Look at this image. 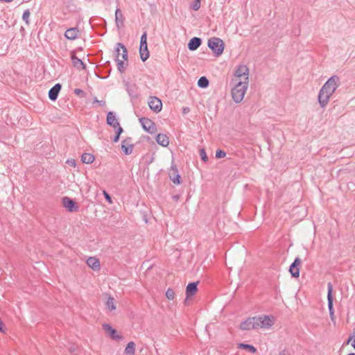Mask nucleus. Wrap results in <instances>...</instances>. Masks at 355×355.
<instances>
[{
    "instance_id": "obj_1",
    "label": "nucleus",
    "mask_w": 355,
    "mask_h": 355,
    "mask_svg": "<svg viewBox=\"0 0 355 355\" xmlns=\"http://www.w3.org/2000/svg\"><path fill=\"white\" fill-rule=\"evenodd\" d=\"M248 82L242 80H235V86L232 89V96L236 103H239L243 99L248 89Z\"/></svg>"
},
{
    "instance_id": "obj_2",
    "label": "nucleus",
    "mask_w": 355,
    "mask_h": 355,
    "mask_svg": "<svg viewBox=\"0 0 355 355\" xmlns=\"http://www.w3.org/2000/svg\"><path fill=\"white\" fill-rule=\"evenodd\" d=\"M340 85V80L339 76L334 75L327 80L320 89L331 96Z\"/></svg>"
},
{
    "instance_id": "obj_3",
    "label": "nucleus",
    "mask_w": 355,
    "mask_h": 355,
    "mask_svg": "<svg viewBox=\"0 0 355 355\" xmlns=\"http://www.w3.org/2000/svg\"><path fill=\"white\" fill-rule=\"evenodd\" d=\"M207 45L216 57L222 55L225 48L223 41L221 39L215 37H211L208 40Z\"/></svg>"
},
{
    "instance_id": "obj_4",
    "label": "nucleus",
    "mask_w": 355,
    "mask_h": 355,
    "mask_svg": "<svg viewBox=\"0 0 355 355\" xmlns=\"http://www.w3.org/2000/svg\"><path fill=\"white\" fill-rule=\"evenodd\" d=\"M257 328L268 329L274 324V318L271 315H257L254 316Z\"/></svg>"
},
{
    "instance_id": "obj_5",
    "label": "nucleus",
    "mask_w": 355,
    "mask_h": 355,
    "mask_svg": "<svg viewBox=\"0 0 355 355\" xmlns=\"http://www.w3.org/2000/svg\"><path fill=\"white\" fill-rule=\"evenodd\" d=\"M139 122L144 130L150 134H154L157 132V125L155 122L147 117H141Z\"/></svg>"
},
{
    "instance_id": "obj_6",
    "label": "nucleus",
    "mask_w": 355,
    "mask_h": 355,
    "mask_svg": "<svg viewBox=\"0 0 355 355\" xmlns=\"http://www.w3.org/2000/svg\"><path fill=\"white\" fill-rule=\"evenodd\" d=\"M62 206L69 212L77 211L79 209L77 202L67 196H64L62 198Z\"/></svg>"
},
{
    "instance_id": "obj_7",
    "label": "nucleus",
    "mask_w": 355,
    "mask_h": 355,
    "mask_svg": "<svg viewBox=\"0 0 355 355\" xmlns=\"http://www.w3.org/2000/svg\"><path fill=\"white\" fill-rule=\"evenodd\" d=\"M148 104L150 109L156 114L160 112L162 109V101L156 96H150Z\"/></svg>"
},
{
    "instance_id": "obj_8",
    "label": "nucleus",
    "mask_w": 355,
    "mask_h": 355,
    "mask_svg": "<svg viewBox=\"0 0 355 355\" xmlns=\"http://www.w3.org/2000/svg\"><path fill=\"white\" fill-rule=\"evenodd\" d=\"M302 265V260L299 257H295L294 261L289 267V272L292 277L297 278L300 277V266Z\"/></svg>"
},
{
    "instance_id": "obj_9",
    "label": "nucleus",
    "mask_w": 355,
    "mask_h": 355,
    "mask_svg": "<svg viewBox=\"0 0 355 355\" xmlns=\"http://www.w3.org/2000/svg\"><path fill=\"white\" fill-rule=\"evenodd\" d=\"M103 331L107 334L112 339L115 340H121L123 339L121 335H119L115 329H114L110 324L104 323L102 325Z\"/></svg>"
},
{
    "instance_id": "obj_10",
    "label": "nucleus",
    "mask_w": 355,
    "mask_h": 355,
    "mask_svg": "<svg viewBox=\"0 0 355 355\" xmlns=\"http://www.w3.org/2000/svg\"><path fill=\"white\" fill-rule=\"evenodd\" d=\"M169 179L175 184H180L182 183L181 176L178 173L176 165L174 164H173L171 166Z\"/></svg>"
},
{
    "instance_id": "obj_11",
    "label": "nucleus",
    "mask_w": 355,
    "mask_h": 355,
    "mask_svg": "<svg viewBox=\"0 0 355 355\" xmlns=\"http://www.w3.org/2000/svg\"><path fill=\"white\" fill-rule=\"evenodd\" d=\"M333 286L331 282H329L327 284V302H328V309L329 311V314L332 318L334 315V297H333Z\"/></svg>"
},
{
    "instance_id": "obj_12",
    "label": "nucleus",
    "mask_w": 355,
    "mask_h": 355,
    "mask_svg": "<svg viewBox=\"0 0 355 355\" xmlns=\"http://www.w3.org/2000/svg\"><path fill=\"white\" fill-rule=\"evenodd\" d=\"M249 69L246 65H240L234 73V76L236 78L241 80L243 77L244 81L248 80Z\"/></svg>"
},
{
    "instance_id": "obj_13",
    "label": "nucleus",
    "mask_w": 355,
    "mask_h": 355,
    "mask_svg": "<svg viewBox=\"0 0 355 355\" xmlns=\"http://www.w3.org/2000/svg\"><path fill=\"white\" fill-rule=\"evenodd\" d=\"M121 149L125 155H129L132 153L133 144H132L131 137H127L121 141Z\"/></svg>"
},
{
    "instance_id": "obj_14",
    "label": "nucleus",
    "mask_w": 355,
    "mask_h": 355,
    "mask_svg": "<svg viewBox=\"0 0 355 355\" xmlns=\"http://www.w3.org/2000/svg\"><path fill=\"white\" fill-rule=\"evenodd\" d=\"M198 284H199V282L198 281V282H190L187 284V286L186 287V291H185V293H186L185 301L196 294V293L198 291Z\"/></svg>"
},
{
    "instance_id": "obj_15",
    "label": "nucleus",
    "mask_w": 355,
    "mask_h": 355,
    "mask_svg": "<svg viewBox=\"0 0 355 355\" xmlns=\"http://www.w3.org/2000/svg\"><path fill=\"white\" fill-rule=\"evenodd\" d=\"M240 329L241 330H250L257 329L255 318H248L240 324Z\"/></svg>"
},
{
    "instance_id": "obj_16",
    "label": "nucleus",
    "mask_w": 355,
    "mask_h": 355,
    "mask_svg": "<svg viewBox=\"0 0 355 355\" xmlns=\"http://www.w3.org/2000/svg\"><path fill=\"white\" fill-rule=\"evenodd\" d=\"M62 89V85L60 83H56L52 87L49 91V98L51 101H55L58 96V94Z\"/></svg>"
},
{
    "instance_id": "obj_17",
    "label": "nucleus",
    "mask_w": 355,
    "mask_h": 355,
    "mask_svg": "<svg viewBox=\"0 0 355 355\" xmlns=\"http://www.w3.org/2000/svg\"><path fill=\"white\" fill-rule=\"evenodd\" d=\"M107 124L116 129L120 124L116 118L114 112L110 111L107 114Z\"/></svg>"
},
{
    "instance_id": "obj_18",
    "label": "nucleus",
    "mask_w": 355,
    "mask_h": 355,
    "mask_svg": "<svg viewBox=\"0 0 355 355\" xmlns=\"http://www.w3.org/2000/svg\"><path fill=\"white\" fill-rule=\"evenodd\" d=\"M71 59L73 65L76 67L78 69H85L86 64L82 61V60L79 59L76 55L74 51L71 52Z\"/></svg>"
},
{
    "instance_id": "obj_19",
    "label": "nucleus",
    "mask_w": 355,
    "mask_h": 355,
    "mask_svg": "<svg viewBox=\"0 0 355 355\" xmlns=\"http://www.w3.org/2000/svg\"><path fill=\"white\" fill-rule=\"evenodd\" d=\"M125 17L120 8H117L115 11V24L118 28H121L124 26Z\"/></svg>"
},
{
    "instance_id": "obj_20",
    "label": "nucleus",
    "mask_w": 355,
    "mask_h": 355,
    "mask_svg": "<svg viewBox=\"0 0 355 355\" xmlns=\"http://www.w3.org/2000/svg\"><path fill=\"white\" fill-rule=\"evenodd\" d=\"M330 97L331 96L329 94H326L324 91H322V89H320L318 96V99L320 105L322 107H326L329 103Z\"/></svg>"
},
{
    "instance_id": "obj_21",
    "label": "nucleus",
    "mask_w": 355,
    "mask_h": 355,
    "mask_svg": "<svg viewBox=\"0 0 355 355\" xmlns=\"http://www.w3.org/2000/svg\"><path fill=\"white\" fill-rule=\"evenodd\" d=\"M202 44V39L198 37L191 38L188 44L187 47L190 51H196Z\"/></svg>"
},
{
    "instance_id": "obj_22",
    "label": "nucleus",
    "mask_w": 355,
    "mask_h": 355,
    "mask_svg": "<svg viewBox=\"0 0 355 355\" xmlns=\"http://www.w3.org/2000/svg\"><path fill=\"white\" fill-rule=\"evenodd\" d=\"M126 91L131 98V101L137 100L139 97L137 87L135 85H126Z\"/></svg>"
},
{
    "instance_id": "obj_23",
    "label": "nucleus",
    "mask_w": 355,
    "mask_h": 355,
    "mask_svg": "<svg viewBox=\"0 0 355 355\" xmlns=\"http://www.w3.org/2000/svg\"><path fill=\"white\" fill-rule=\"evenodd\" d=\"M78 33L79 30L78 28H70L65 31L64 36L67 39L69 40H74L77 38Z\"/></svg>"
},
{
    "instance_id": "obj_24",
    "label": "nucleus",
    "mask_w": 355,
    "mask_h": 355,
    "mask_svg": "<svg viewBox=\"0 0 355 355\" xmlns=\"http://www.w3.org/2000/svg\"><path fill=\"white\" fill-rule=\"evenodd\" d=\"M139 55L143 62H145L150 56V52L148 49V44H144L139 45Z\"/></svg>"
},
{
    "instance_id": "obj_25",
    "label": "nucleus",
    "mask_w": 355,
    "mask_h": 355,
    "mask_svg": "<svg viewBox=\"0 0 355 355\" xmlns=\"http://www.w3.org/2000/svg\"><path fill=\"white\" fill-rule=\"evenodd\" d=\"M87 266L94 270H98L100 269V261L99 260L94 257H90L87 260Z\"/></svg>"
},
{
    "instance_id": "obj_26",
    "label": "nucleus",
    "mask_w": 355,
    "mask_h": 355,
    "mask_svg": "<svg viewBox=\"0 0 355 355\" xmlns=\"http://www.w3.org/2000/svg\"><path fill=\"white\" fill-rule=\"evenodd\" d=\"M155 139L157 143L163 147H166L169 144L168 137L164 134H158Z\"/></svg>"
},
{
    "instance_id": "obj_27",
    "label": "nucleus",
    "mask_w": 355,
    "mask_h": 355,
    "mask_svg": "<svg viewBox=\"0 0 355 355\" xmlns=\"http://www.w3.org/2000/svg\"><path fill=\"white\" fill-rule=\"evenodd\" d=\"M124 354H125L126 355L135 354V344L134 342L130 341L127 344L124 349Z\"/></svg>"
},
{
    "instance_id": "obj_28",
    "label": "nucleus",
    "mask_w": 355,
    "mask_h": 355,
    "mask_svg": "<svg viewBox=\"0 0 355 355\" xmlns=\"http://www.w3.org/2000/svg\"><path fill=\"white\" fill-rule=\"evenodd\" d=\"M238 347L239 349H245L251 354H254L257 352V348L250 344L239 343Z\"/></svg>"
},
{
    "instance_id": "obj_29",
    "label": "nucleus",
    "mask_w": 355,
    "mask_h": 355,
    "mask_svg": "<svg viewBox=\"0 0 355 355\" xmlns=\"http://www.w3.org/2000/svg\"><path fill=\"white\" fill-rule=\"evenodd\" d=\"M94 159V156L91 153H85L81 156V161L85 164H92Z\"/></svg>"
},
{
    "instance_id": "obj_30",
    "label": "nucleus",
    "mask_w": 355,
    "mask_h": 355,
    "mask_svg": "<svg viewBox=\"0 0 355 355\" xmlns=\"http://www.w3.org/2000/svg\"><path fill=\"white\" fill-rule=\"evenodd\" d=\"M118 46H120L122 49L121 56H122L123 60L125 62V66H128V50H127L126 47L125 46V45L123 44L122 43L119 42Z\"/></svg>"
},
{
    "instance_id": "obj_31",
    "label": "nucleus",
    "mask_w": 355,
    "mask_h": 355,
    "mask_svg": "<svg viewBox=\"0 0 355 355\" xmlns=\"http://www.w3.org/2000/svg\"><path fill=\"white\" fill-rule=\"evenodd\" d=\"M105 306L107 309L110 311H114L116 309L115 306V300L112 296L109 295L108 298L105 302Z\"/></svg>"
},
{
    "instance_id": "obj_32",
    "label": "nucleus",
    "mask_w": 355,
    "mask_h": 355,
    "mask_svg": "<svg viewBox=\"0 0 355 355\" xmlns=\"http://www.w3.org/2000/svg\"><path fill=\"white\" fill-rule=\"evenodd\" d=\"M116 62L117 69L121 73H123L127 66H125V62L123 60H120L119 58L114 59Z\"/></svg>"
},
{
    "instance_id": "obj_33",
    "label": "nucleus",
    "mask_w": 355,
    "mask_h": 355,
    "mask_svg": "<svg viewBox=\"0 0 355 355\" xmlns=\"http://www.w3.org/2000/svg\"><path fill=\"white\" fill-rule=\"evenodd\" d=\"M209 84V81L205 76L200 77L198 80V86L200 88H207Z\"/></svg>"
},
{
    "instance_id": "obj_34",
    "label": "nucleus",
    "mask_w": 355,
    "mask_h": 355,
    "mask_svg": "<svg viewBox=\"0 0 355 355\" xmlns=\"http://www.w3.org/2000/svg\"><path fill=\"white\" fill-rule=\"evenodd\" d=\"M123 132V129L120 126H118L116 129H115V135L114 137H113V142L114 143H116L119 141V138H120V135H121V133Z\"/></svg>"
},
{
    "instance_id": "obj_35",
    "label": "nucleus",
    "mask_w": 355,
    "mask_h": 355,
    "mask_svg": "<svg viewBox=\"0 0 355 355\" xmlns=\"http://www.w3.org/2000/svg\"><path fill=\"white\" fill-rule=\"evenodd\" d=\"M30 11L28 9L24 11L22 15V19L25 21V23L28 25L30 24L29 17H30Z\"/></svg>"
},
{
    "instance_id": "obj_36",
    "label": "nucleus",
    "mask_w": 355,
    "mask_h": 355,
    "mask_svg": "<svg viewBox=\"0 0 355 355\" xmlns=\"http://www.w3.org/2000/svg\"><path fill=\"white\" fill-rule=\"evenodd\" d=\"M200 1L201 0H194L191 5V8L195 11H197L200 8Z\"/></svg>"
},
{
    "instance_id": "obj_37",
    "label": "nucleus",
    "mask_w": 355,
    "mask_h": 355,
    "mask_svg": "<svg viewBox=\"0 0 355 355\" xmlns=\"http://www.w3.org/2000/svg\"><path fill=\"white\" fill-rule=\"evenodd\" d=\"M175 291L171 288H168L166 292V296L168 300H173L175 297Z\"/></svg>"
},
{
    "instance_id": "obj_38",
    "label": "nucleus",
    "mask_w": 355,
    "mask_h": 355,
    "mask_svg": "<svg viewBox=\"0 0 355 355\" xmlns=\"http://www.w3.org/2000/svg\"><path fill=\"white\" fill-rule=\"evenodd\" d=\"M199 153L202 161H203L204 162L208 161V157L206 154L205 148H200L199 150Z\"/></svg>"
},
{
    "instance_id": "obj_39",
    "label": "nucleus",
    "mask_w": 355,
    "mask_h": 355,
    "mask_svg": "<svg viewBox=\"0 0 355 355\" xmlns=\"http://www.w3.org/2000/svg\"><path fill=\"white\" fill-rule=\"evenodd\" d=\"M225 156H226V153L223 150L218 149L216 151V159H221V158L225 157Z\"/></svg>"
},
{
    "instance_id": "obj_40",
    "label": "nucleus",
    "mask_w": 355,
    "mask_h": 355,
    "mask_svg": "<svg viewBox=\"0 0 355 355\" xmlns=\"http://www.w3.org/2000/svg\"><path fill=\"white\" fill-rule=\"evenodd\" d=\"M144 44L145 45H147V33L145 31L141 36L140 39V44Z\"/></svg>"
},
{
    "instance_id": "obj_41",
    "label": "nucleus",
    "mask_w": 355,
    "mask_h": 355,
    "mask_svg": "<svg viewBox=\"0 0 355 355\" xmlns=\"http://www.w3.org/2000/svg\"><path fill=\"white\" fill-rule=\"evenodd\" d=\"M103 196L105 197V199L107 202H108L110 204L112 203V200L111 196L105 191H103Z\"/></svg>"
},
{
    "instance_id": "obj_42",
    "label": "nucleus",
    "mask_w": 355,
    "mask_h": 355,
    "mask_svg": "<svg viewBox=\"0 0 355 355\" xmlns=\"http://www.w3.org/2000/svg\"><path fill=\"white\" fill-rule=\"evenodd\" d=\"M74 94H76L77 96H79L80 97H85V93L83 90H82L81 89H74Z\"/></svg>"
},
{
    "instance_id": "obj_43",
    "label": "nucleus",
    "mask_w": 355,
    "mask_h": 355,
    "mask_svg": "<svg viewBox=\"0 0 355 355\" xmlns=\"http://www.w3.org/2000/svg\"><path fill=\"white\" fill-rule=\"evenodd\" d=\"M121 49V48L118 46V43H117L116 46L115 47V49H114L115 59L119 58L120 50Z\"/></svg>"
},
{
    "instance_id": "obj_44",
    "label": "nucleus",
    "mask_w": 355,
    "mask_h": 355,
    "mask_svg": "<svg viewBox=\"0 0 355 355\" xmlns=\"http://www.w3.org/2000/svg\"><path fill=\"white\" fill-rule=\"evenodd\" d=\"M104 68L106 69L107 68V76H109L111 73V71H112V68L110 67V61H106L104 64Z\"/></svg>"
},
{
    "instance_id": "obj_45",
    "label": "nucleus",
    "mask_w": 355,
    "mask_h": 355,
    "mask_svg": "<svg viewBox=\"0 0 355 355\" xmlns=\"http://www.w3.org/2000/svg\"><path fill=\"white\" fill-rule=\"evenodd\" d=\"M94 103H98V105L100 106H101V107H104L105 105V104H106L105 101H103V100L99 101V100L97 99L96 97L94 98Z\"/></svg>"
},
{
    "instance_id": "obj_46",
    "label": "nucleus",
    "mask_w": 355,
    "mask_h": 355,
    "mask_svg": "<svg viewBox=\"0 0 355 355\" xmlns=\"http://www.w3.org/2000/svg\"><path fill=\"white\" fill-rule=\"evenodd\" d=\"M355 338V335H351L348 338L347 340H346L345 343L346 345H348L351 341L352 340Z\"/></svg>"
},
{
    "instance_id": "obj_47",
    "label": "nucleus",
    "mask_w": 355,
    "mask_h": 355,
    "mask_svg": "<svg viewBox=\"0 0 355 355\" xmlns=\"http://www.w3.org/2000/svg\"><path fill=\"white\" fill-rule=\"evenodd\" d=\"M189 112H190V109H189V107H184L182 108V113H183L184 114H188Z\"/></svg>"
},
{
    "instance_id": "obj_48",
    "label": "nucleus",
    "mask_w": 355,
    "mask_h": 355,
    "mask_svg": "<svg viewBox=\"0 0 355 355\" xmlns=\"http://www.w3.org/2000/svg\"><path fill=\"white\" fill-rule=\"evenodd\" d=\"M173 199L175 200V201H178V200L180 199V196L179 195H174L173 196Z\"/></svg>"
},
{
    "instance_id": "obj_49",
    "label": "nucleus",
    "mask_w": 355,
    "mask_h": 355,
    "mask_svg": "<svg viewBox=\"0 0 355 355\" xmlns=\"http://www.w3.org/2000/svg\"><path fill=\"white\" fill-rule=\"evenodd\" d=\"M67 162L71 166H75L76 164V162L74 159H72L71 161L68 160Z\"/></svg>"
},
{
    "instance_id": "obj_50",
    "label": "nucleus",
    "mask_w": 355,
    "mask_h": 355,
    "mask_svg": "<svg viewBox=\"0 0 355 355\" xmlns=\"http://www.w3.org/2000/svg\"><path fill=\"white\" fill-rule=\"evenodd\" d=\"M105 72L107 73V70H105ZM96 76H97V77H98V78H100L105 79V78H106L108 76H107V74L105 76H99V75L96 74Z\"/></svg>"
},
{
    "instance_id": "obj_51",
    "label": "nucleus",
    "mask_w": 355,
    "mask_h": 355,
    "mask_svg": "<svg viewBox=\"0 0 355 355\" xmlns=\"http://www.w3.org/2000/svg\"><path fill=\"white\" fill-rule=\"evenodd\" d=\"M352 346L355 349V338H354V340H353V341L352 343Z\"/></svg>"
},
{
    "instance_id": "obj_52",
    "label": "nucleus",
    "mask_w": 355,
    "mask_h": 355,
    "mask_svg": "<svg viewBox=\"0 0 355 355\" xmlns=\"http://www.w3.org/2000/svg\"><path fill=\"white\" fill-rule=\"evenodd\" d=\"M279 355H287V354H286L285 350H283L282 352H280L279 353Z\"/></svg>"
},
{
    "instance_id": "obj_53",
    "label": "nucleus",
    "mask_w": 355,
    "mask_h": 355,
    "mask_svg": "<svg viewBox=\"0 0 355 355\" xmlns=\"http://www.w3.org/2000/svg\"><path fill=\"white\" fill-rule=\"evenodd\" d=\"M13 0H0V1L12 2Z\"/></svg>"
},
{
    "instance_id": "obj_54",
    "label": "nucleus",
    "mask_w": 355,
    "mask_h": 355,
    "mask_svg": "<svg viewBox=\"0 0 355 355\" xmlns=\"http://www.w3.org/2000/svg\"><path fill=\"white\" fill-rule=\"evenodd\" d=\"M347 355H355V353H349Z\"/></svg>"
},
{
    "instance_id": "obj_55",
    "label": "nucleus",
    "mask_w": 355,
    "mask_h": 355,
    "mask_svg": "<svg viewBox=\"0 0 355 355\" xmlns=\"http://www.w3.org/2000/svg\"><path fill=\"white\" fill-rule=\"evenodd\" d=\"M352 335H355V328L353 330V334Z\"/></svg>"
}]
</instances>
